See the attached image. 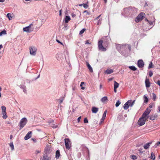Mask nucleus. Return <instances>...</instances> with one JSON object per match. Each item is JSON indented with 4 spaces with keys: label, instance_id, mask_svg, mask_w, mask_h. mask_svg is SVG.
Wrapping results in <instances>:
<instances>
[{
    "label": "nucleus",
    "instance_id": "49",
    "mask_svg": "<svg viewBox=\"0 0 160 160\" xmlns=\"http://www.w3.org/2000/svg\"><path fill=\"white\" fill-rule=\"evenodd\" d=\"M63 99L62 98V99H60L59 100V103L60 104H61V103H62V102H63Z\"/></svg>",
    "mask_w": 160,
    "mask_h": 160
},
{
    "label": "nucleus",
    "instance_id": "34",
    "mask_svg": "<svg viewBox=\"0 0 160 160\" xmlns=\"http://www.w3.org/2000/svg\"><path fill=\"white\" fill-rule=\"evenodd\" d=\"M152 62H151L149 64V66H148V69H150V68H153V66H152Z\"/></svg>",
    "mask_w": 160,
    "mask_h": 160
},
{
    "label": "nucleus",
    "instance_id": "63",
    "mask_svg": "<svg viewBox=\"0 0 160 160\" xmlns=\"http://www.w3.org/2000/svg\"><path fill=\"white\" fill-rule=\"evenodd\" d=\"M76 16V15L75 14H73L72 15V17H74Z\"/></svg>",
    "mask_w": 160,
    "mask_h": 160
},
{
    "label": "nucleus",
    "instance_id": "64",
    "mask_svg": "<svg viewBox=\"0 0 160 160\" xmlns=\"http://www.w3.org/2000/svg\"><path fill=\"white\" fill-rule=\"evenodd\" d=\"M158 110H159V112H160V106L158 107Z\"/></svg>",
    "mask_w": 160,
    "mask_h": 160
},
{
    "label": "nucleus",
    "instance_id": "28",
    "mask_svg": "<svg viewBox=\"0 0 160 160\" xmlns=\"http://www.w3.org/2000/svg\"><path fill=\"white\" fill-rule=\"evenodd\" d=\"M7 34V32L6 30H4L0 32V36H1L3 35H5Z\"/></svg>",
    "mask_w": 160,
    "mask_h": 160
},
{
    "label": "nucleus",
    "instance_id": "14",
    "mask_svg": "<svg viewBox=\"0 0 160 160\" xmlns=\"http://www.w3.org/2000/svg\"><path fill=\"white\" fill-rule=\"evenodd\" d=\"M158 117L157 115L152 114L150 117V119L151 120H153Z\"/></svg>",
    "mask_w": 160,
    "mask_h": 160
},
{
    "label": "nucleus",
    "instance_id": "37",
    "mask_svg": "<svg viewBox=\"0 0 160 160\" xmlns=\"http://www.w3.org/2000/svg\"><path fill=\"white\" fill-rule=\"evenodd\" d=\"M107 110H105L103 114V115H102V117H103V118H105L106 116V113H107Z\"/></svg>",
    "mask_w": 160,
    "mask_h": 160
},
{
    "label": "nucleus",
    "instance_id": "55",
    "mask_svg": "<svg viewBox=\"0 0 160 160\" xmlns=\"http://www.w3.org/2000/svg\"><path fill=\"white\" fill-rule=\"evenodd\" d=\"M32 140H33L34 142H36V140L35 138H32Z\"/></svg>",
    "mask_w": 160,
    "mask_h": 160
},
{
    "label": "nucleus",
    "instance_id": "54",
    "mask_svg": "<svg viewBox=\"0 0 160 160\" xmlns=\"http://www.w3.org/2000/svg\"><path fill=\"white\" fill-rule=\"evenodd\" d=\"M152 106H153V104L151 103L149 105V107H150V108H152Z\"/></svg>",
    "mask_w": 160,
    "mask_h": 160
},
{
    "label": "nucleus",
    "instance_id": "58",
    "mask_svg": "<svg viewBox=\"0 0 160 160\" xmlns=\"http://www.w3.org/2000/svg\"><path fill=\"white\" fill-rule=\"evenodd\" d=\"M88 40H87L86 41V43H85V44H90V43L88 42Z\"/></svg>",
    "mask_w": 160,
    "mask_h": 160
},
{
    "label": "nucleus",
    "instance_id": "62",
    "mask_svg": "<svg viewBox=\"0 0 160 160\" xmlns=\"http://www.w3.org/2000/svg\"><path fill=\"white\" fill-rule=\"evenodd\" d=\"M82 5H83V4H80L79 5V6H82Z\"/></svg>",
    "mask_w": 160,
    "mask_h": 160
},
{
    "label": "nucleus",
    "instance_id": "38",
    "mask_svg": "<svg viewBox=\"0 0 160 160\" xmlns=\"http://www.w3.org/2000/svg\"><path fill=\"white\" fill-rule=\"evenodd\" d=\"M2 112L6 111V108L4 106H2Z\"/></svg>",
    "mask_w": 160,
    "mask_h": 160
},
{
    "label": "nucleus",
    "instance_id": "10",
    "mask_svg": "<svg viewBox=\"0 0 160 160\" xmlns=\"http://www.w3.org/2000/svg\"><path fill=\"white\" fill-rule=\"evenodd\" d=\"M31 133L32 132L31 131L29 132L24 137L25 140H27L30 138L32 136Z\"/></svg>",
    "mask_w": 160,
    "mask_h": 160
},
{
    "label": "nucleus",
    "instance_id": "44",
    "mask_svg": "<svg viewBox=\"0 0 160 160\" xmlns=\"http://www.w3.org/2000/svg\"><path fill=\"white\" fill-rule=\"evenodd\" d=\"M153 72L152 71H150L149 72V76L150 77H151L153 75Z\"/></svg>",
    "mask_w": 160,
    "mask_h": 160
},
{
    "label": "nucleus",
    "instance_id": "12",
    "mask_svg": "<svg viewBox=\"0 0 160 160\" xmlns=\"http://www.w3.org/2000/svg\"><path fill=\"white\" fill-rule=\"evenodd\" d=\"M98 110V108L95 107H93L92 108V112L93 113H96Z\"/></svg>",
    "mask_w": 160,
    "mask_h": 160
},
{
    "label": "nucleus",
    "instance_id": "16",
    "mask_svg": "<svg viewBox=\"0 0 160 160\" xmlns=\"http://www.w3.org/2000/svg\"><path fill=\"white\" fill-rule=\"evenodd\" d=\"M113 72V71L112 69H108L105 71V72L107 74H110L112 73Z\"/></svg>",
    "mask_w": 160,
    "mask_h": 160
},
{
    "label": "nucleus",
    "instance_id": "17",
    "mask_svg": "<svg viewBox=\"0 0 160 160\" xmlns=\"http://www.w3.org/2000/svg\"><path fill=\"white\" fill-rule=\"evenodd\" d=\"M87 65L90 71L91 72H92L93 71L92 68L91 66L89 64L88 62H87Z\"/></svg>",
    "mask_w": 160,
    "mask_h": 160
},
{
    "label": "nucleus",
    "instance_id": "5",
    "mask_svg": "<svg viewBox=\"0 0 160 160\" xmlns=\"http://www.w3.org/2000/svg\"><path fill=\"white\" fill-rule=\"evenodd\" d=\"M33 26L32 24H31L28 26L23 28V31L28 32H30L33 30V28L31 27Z\"/></svg>",
    "mask_w": 160,
    "mask_h": 160
},
{
    "label": "nucleus",
    "instance_id": "31",
    "mask_svg": "<svg viewBox=\"0 0 160 160\" xmlns=\"http://www.w3.org/2000/svg\"><path fill=\"white\" fill-rule=\"evenodd\" d=\"M83 85H85L84 82H82L80 84V86L81 87V89L82 90H84L85 89V87H83Z\"/></svg>",
    "mask_w": 160,
    "mask_h": 160
},
{
    "label": "nucleus",
    "instance_id": "6",
    "mask_svg": "<svg viewBox=\"0 0 160 160\" xmlns=\"http://www.w3.org/2000/svg\"><path fill=\"white\" fill-rule=\"evenodd\" d=\"M64 140L66 148L67 149L69 150L71 145V142L68 138H65Z\"/></svg>",
    "mask_w": 160,
    "mask_h": 160
},
{
    "label": "nucleus",
    "instance_id": "3",
    "mask_svg": "<svg viewBox=\"0 0 160 160\" xmlns=\"http://www.w3.org/2000/svg\"><path fill=\"white\" fill-rule=\"evenodd\" d=\"M147 119H148L146 118L143 117L142 116V117L139 119L138 121V125L140 126L144 125Z\"/></svg>",
    "mask_w": 160,
    "mask_h": 160
},
{
    "label": "nucleus",
    "instance_id": "57",
    "mask_svg": "<svg viewBox=\"0 0 160 160\" xmlns=\"http://www.w3.org/2000/svg\"><path fill=\"white\" fill-rule=\"evenodd\" d=\"M105 118H103V117H102L101 119V122H102L104 120Z\"/></svg>",
    "mask_w": 160,
    "mask_h": 160
},
{
    "label": "nucleus",
    "instance_id": "35",
    "mask_svg": "<svg viewBox=\"0 0 160 160\" xmlns=\"http://www.w3.org/2000/svg\"><path fill=\"white\" fill-rule=\"evenodd\" d=\"M152 94V98H153V100L155 101L156 100V98H157L156 96L154 94V93H153Z\"/></svg>",
    "mask_w": 160,
    "mask_h": 160
},
{
    "label": "nucleus",
    "instance_id": "45",
    "mask_svg": "<svg viewBox=\"0 0 160 160\" xmlns=\"http://www.w3.org/2000/svg\"><path fill=\"white\" fill-rule=\"evenodd\" d=\"M135 102V100H133L132 102H131V104L130 105V107H132L134 103Z\"/></svg>",
    "mask_w": 160,
    "mask_h": 160
},
{
    "label": "nucleus",
    "instance_id": "59",
    "mask_svg": "<svg viewBox=\"0 0 160 160\" xmlns=\"http://www.w3.org/2000/svg\"><path fill=\"white\" fill-rule=\"evenodd\" d=\"M61 14H62L61 10H60L59 11V15H60V16H61Z\"/></svg>",
    "mask_w": 160,
    "mask_h": 160
},
{
    "label": "nucleus",
    "instance_id": "56",
    "mask_svg": "<svg viewBox=\"0 0 160 160\" xmlns=\"http://www.w3.org/2000/svg\"><path fill=\"white\" fill-rule=\"evenodd\" d=\"M117 88H114V92H116H116H117Z\"/></svg>",
    "mask_w": 160,
    "mask_h": 160
},
{
    "label": "nucleus",
    "instance_id": "53",
    "mask_svg": "<svg viewBox=\"0 0 160 160\" xmlns=\"http://www.w3.org/2000/svg\"><path fill=\"white\" fill-rule=\"evenodd\" d=\"M40 152H41V151L40 150H37L36 151V154H38Z\"/></svg>",
    "mask_w": 160,
    "mask_h": 160
},
{
    "label": "nucleus",
    "instance_id": "41",
    "mask_svg": "<svg viewBox=\"0 0 160 160\" xmlns=\"http://www.w3.org/2000/svg\"><path fill=\"white\" fill-rule=\"evenodd\" d=\"M132 101V100H128L127 102L126 103H127L128 105H130H130L131 104V102Z\"/></svg>",
    "mask_w": 160,
    "mask_h": 160
},
{
    "label": "nucleus",
    "instance_id": "19",
    "mask_svg": "<svg viewBox=\"0 0 160 160\" xmlns=\"http://www.w3.org/2000/svg\"><path fill=\"white\" fill-rule=\"evenodd\" d=\"M70 20V18L69 16H66L65 18V23H68Z\"/></svg>",
    "mask_w": 160,
    "mask_h": 160
},
{
    "label": "nucleus",
    "instance_id": "29",
    "mask_svg": "<svg viewBox=\"0 0 160 160\" xmlns=\"http://www.w3.org/2000/svg\"><path fill=\"white\" fill-rule=\"evenodd\" d=\"M130 157L133 160H136L137 159V157L136 156L133 154L131 155Z\"/></svg>",
    "mask_w": 160,
    "mask_h": 160
},
{
    "label": "nucleus",
    "instance_id": "50",
    "mask_svg": "<svg viewBox=\"0 0 160 160\" xmlns=\"http://www.w3.org/2000/svg\"><path fill=\"white\" fill-rule=\"evenodd\" d=\"M81 118V117H78L77 119V120L78 122H79Z\"/></svg>",
    "mask_w": 160,
    "mask_h": 160
},
{
    "label": "nucleus",
    "instance_id": "2",
    "mask_svg": "<svg viewBox=\"0 0 160 160\" xmlns=\"http://www.w3.org/2000/svg\"><path fill=\"white\" fill-rule=\"evenodd\" d=\"M145 14L143 12H141L135 19L136 22H138L142 21L144 17Z\"/></svg>",
    "mask_w": 160,
    "mask_h": 160
},
{
    "label": "nucleus",
    "instance_id": "52",
    "mask_svg": "<svg viewBox=\"0 0 160 160\" xmlns=\"http://www.w3.org/2000/svg\"><path fill=\"white\" fill-rule=\"evenodd\" d=\"M157 83L160 87V80H158Z\"/></svg>",
    "mask_w": 160,
    "mask_h": 160
},
{
    "label": "nucleus",
    "instance_id": "23",
    "mask_svg": "<svg viewBox=\"0 0 160 160\" xmlns=\"http://www.w3.org/2000/svg\"><path fill=\"white\" fill-rule=\"evenodd\" d=\"M129 106L130 105H128L126 102L123 106V108L125 110H127Z\"/></svg>",
    "mask_w": 160,
    "mask_h": 160
},
{
    "label": "nucleus",
    "instance_id": "40",
    "mask_svg": "<svg viewBox=\"0 0 160 160\" xmlns=\"http://www.w3.org/2000/svg\"><path fill=\"white\" fill-rule=\"evenodd\" d=\"M102 19H99V20L98 21V23H97V24L98 25H99L100 24H101V22H102Z\"/></svg>",
    "mask_w": 160,
    "mask_h": 160
},
{
    "label": "nucleus",
    "instance_id": "27",
    "mask_svg": "<svg viewBox=\"0 0 160 160\" xmlns=\"http://www.w3.org/2000/svg\"><path fill=\"white\" fill-rule=\"evenodd\" d=\"M143 98H144V102L145 103H147L148 101V99L146 95H144L143 96Z\"/></svg>",
    "mask_w": 160,
    "mask_h": 160
},
{
    "label": "nucleus",
    "instance_id": "43",
    "mask_svg": "<svg viewBox=\"0 0 160 160\" xmlns=\"http://www.w3.org/2000/svg\"><path fill=\"white\" fill-rule=\"evenodd\" d=\"M83 7L85 8H88V5L86 3L83 4Z\"/></svg>",
    "mask_w": 160,
    "mask_h": 160
},
{
    "label": "nucleus",
    "instance_id": "15",
    "mask_svg": "<svg viewBox=\"0 0 160 160\" xmlns=\"http://www.w3.org/2000/svg\"><path fill=\"white\" fill-rule=\"evenodd\" d=\"M152 142H149L145 145L144 146V148L146 149H147L149 148L150 145L152 144Z\"/></svg>",
    "mask_w": 160,
    "mask_h": 160
},
{
    "label": "nucleus",
    "instance_id": "48",
    "mask_svg": "<svg viewBox=\"0 0 160 160\" xmlns=\"http://www.w3.org/2000/svg\"><path fill=\"white\" fill-rule=\"evenodd\" d=\"M56 41L59 43H60L62 45H63V43L60 42L59 40H58V39H56Z\"/></svg>",
    "mask_w": 160,
    "mask_h": 160
},
{
    "label": "nucleus",
    "instance_id": "9",
    "mask_svg": "<svg viewBox=\"0 0 160 160\" xmlns=\"http://www.w3.org/2000/svg\"><path fill=\"white\" fill-rule=\"evenodd\" d=\"M144 62L142 60H139L138 62V66L139 68H142L144 66Z\"/></svg>",
    "mask_w": 160,
    "mask_h": 160
},
{
    "label": "nucleus",
    "instance_id": "42",
    "mask_svg": "<svg viewBox=\"0 0 160 160\" xmlns=\"http://www.w3.org/2000/svg\"><path fill=\"white\" fill-rule=\"evenodd\" d=\"M84 123H88V121L87 118H85L84 120Z\"/></svg>",
    "mask_w": 160,
    "mask_h": 160
},
{
    "label": "nucleus",
    "instance_id": "8",
    "mask_svg": "<svg viewBox=\"0 0 160 160\" xmlns=\"http://www.w3.org/2000/svg\"><path fill=\"white\" fill-rule=\"evenodd\" d=\"M29 49L31 55H36L37 49L35 47H31Z\"/></svg>",
    "mask_w": 160,
    "mask_h": 160
},
{
    "label": "nucleus",
    "instance_id": "32",
    "mask_svg": "<svg viewBox=\"0 0 160 160\" xmlns=\"http://www.w3.org/2000/svg\"><path fill=\"white\" fill-rule=\"evenodd\" d=\"M7 16L8 18V19L10 20L12 18V17L11 16V14L10 13H8L7 14Z\"/></svg>",
    "mask_w": 160,
    "mask_h": 160
},
{
    "label": "nucleus",
    "instance_id": "20",
    "mask_svg": "<svg viewBox=\"0 0 160 160\" xmlns=\"http://www.w3.org/2000/svg\"><path fill=\"white\" fill-rule=\"evenodd\" d=\"M2 114L3 115L2 117L4 119H6L7 118L8 116L6 115L7 113L6 111L2 112Z\"/></svg>",
    "mask_w": 160,
    "mask_h": 160
},
{
    "label": "nucleus",
    "instance_id": "39",
    "mask_svg": "<svg viewBox=\"0 0 160 160\" xmlns=\"http://www.w3.org/2000/svg\"><path fill=\"white\" fill-rule=\"evenodd\" d=\"M159 144H160V142H158L157 143H156L154 145V147L155 148H157Z\"/></svg>",
    "mask_w": 160,
    "mask_h": 160
},
{
    "label": "nucleus",
    "instance_id": "7",
    "mask_svg": "<svg viewBox=\"0 0 160 160\" xmlns=\"http://www.w3.org/2000/svg\"><path fill=\"white\" fill-rule=\"evenodd\" d=\"M151 110L149 109L148 108H147L145 112L143 113L142 116L143 117H145L146 118L148 119V115L150 112Z\"/></svg>",
    "mask_w": 160,
    "mask_h": 160
},
{
    "label": "nucleus",
    "instance_id": "36",
    "mask_svg": "<svg viewBox=\"0 0 160 160\" xmlns=\"http://www.w3.org/2000/svg\"><path fill=\"white\" fill-rule=\"evenodd\" d=\"M120 103H121V102H120L119 100H118L117 102L116 103V104H115L116 107H118L119 105L120 104Z\"/></svg>",
    "mask_w": 160,
    "mask_h": 160
},
{
    "label": "nucleus",
    "instance_id": "46",
    "mask_svg": "<svg viewBox=\"0 0 160 160\" xmlns=\"http://www.w3.org/2000/svg\"><path fill=\"white\" fill-rule=\"evenodd\" d=\"M135 102V100H133L132 102H131V104L130 105V107H132L134 103Z\"/></svg>",
    "mask_w": 160,
    "mask_h": 160
},
{
    "label": "nucleus",
    "instance_id": "60",
    "mask_svg": "<svg viewBox=\"0 0 160 160\" xmlns=\"http://www.w3.org/2000/svg\"><path fill=\"white\" fill-rule=\"evenodd\" d=\"M5 0H0V2H3L5 1Z\"/></svg>",
    "mask_w": 160,
    "mask_h": 160
},
{
    "label": "nucleus",
    "instance_id": "24",
    "mask_svg": "<svg viewBox=\"0 0 160 160\" xmlns=\"http://www.w3.org/2000/svg\"><path fill=\"white\" fill-rule=\"evenodd\" d=\"M150 158L151 159L153 160H155V154L154 153L152 152L151 153V155L150 157Z\"/></svg>",
    "mask_w": 160,
    "mask_h": 160
},
{
    "label": "nucleus",
    "instance_id": "13",
    "mask_svg": "<svg viewBox=\"0 0 160 160\" xmlns=\"http://www.w3.org/2000/svg\"><path fill=\"white\" fill-rule=\"evenodd\" d=\"M50 159V158L47 155V153H45L43 155L42 160H49Z\"/></svg>",
    "mask_w": 160,
    "mask_h": 160
},
{
    "label": "nucleus",
    "instance_id": "21",
    "mask_svg": "<svg viewBox=\"0 0 160 160\" xmlns=\"http://www.w3.org/2000/svg\"><path fill=\"white\" fill-rule=\"evenodd\" d=\"M45 151H46V153H49L51 152V149H50V148L49 147H47L46 148H45Z\"/></svg>",
    "mask_w": 160,
    "mask_h": 160
},
{
    "label": "nucleus",
    "instance_id": "30",
    "mask_svg": "<svg viewBox=\"0 0 160 160\" xmlns=\"http://www.w3.org/2000/svg\"><path fill=\"white\" fill-rule=\"evenodd\" d=\"M11 148V149L12 150H13L14 149V145L13 143V142H11L9 144Z\"/></svg>",
    "mask_w": 160,
    "mask_h": 160
},
{
    "label": "nucleus",
    "instance_id": "1",
    "mask_svg": "<svg viewBox=\"0 0 160 160\" xmlns=\"http://www.w3.org/2000/svg\"><path fill=\"white\" fill-rule=\"evenodd\" d=\"M27 122V119L26 118H24L21 119L19 123L20 130L22 129L25 126Z\"/></svg>",
    "mask_w": 160,
    "mask_h": 160
},
{
    "label": "nucleus",
    "instance_id": "18",
    "mask_svg": "<svg viewBox=\"0 0 160 160\" xmlns=\"http://www.w3.org/2000/svg\"><path fill=\"white\" fill-rule=\"evenodd\" d=\"M60 156V152L59 150L57 151L56 152V158L58 159Z\"/></svg>",
    "mask_w": 160,
    "mask_h": 160
},
{
    "label": "nucleus",
    "instance_id": "61",
    "mask_svg": "<svg viewBox=\"0 0 160 160\" xmlns=\"http://www.w3.org/2000/svg\"><path fill=\"white\" fill-rule=\"evenodd\" d=\"M3 47H2V45H0V50H1L2 48Z\"/></svg>",
    "mask_w": 160,
    "mask_h": 160
},
{
    "label": "nucleus",
    "instance_id": "25",
    "mask_svg": "<svg viewBox=\"0 0 160 160\" xmlns=\"http://www.w3.org/2000/svg\"><path fill=\"white\" fill-rule=\"evenodd\" d=\"M119 84L116 81H114V88H118V87Z\"/></svg>",
    "mask_w": 160,
    "mask_h": 160
},
{
    "label": "nucleus",
    "instance_id": "4",
    "mask_svg": "<svg viewBox=\"0 0 160 160\" xmlns=\"http://www.w3.org/2000/svg\"><path fill=\"white\" fill-rule=\"evenodd\" d=\"M103 40H100L98 41V49L102 51H105L106 50V48L103 47L102 43Z\"/></svg>",
    "mask_w": 160,
    "mask_h": 160
},
{
    "label": "nucleus",
    "instance_id": "51",
    "mask_svg": "<svg viewBox=\"0 0 160 160\" xmlns=\"http://www.w3.org/2000/svg\"><path fill=\"white\" fill-rule=\"evenodd\" d=\"M101 14L99 16H98V17H97V18H96L95 19V20H97L98 19V18L100 17L101 16Z\"/></svg>",
    "mask_w": 160,
    "mask_h": 160
},
{
    "label": "nucleus",
    "instance_id": "22",
    "mask_svg": "<svg viewBox=\"0 0 160 160\" xmlns=\"http://www.w3.org/2000/svg\"><path fill=\"white\" fill-rule=\"evenodd\" d=\"M129 68H130L131 70L135 71H136L137 68L134 66H129L128 67Z\"/></svg>",
    "mask_w": 160,
    "mask_h": 160
},
{
    "label": "nucleus",
    "instance_id": "11",
    "mask_svg": "<svg viewBox=\"0 0 160 160\" xmlns=\"http://www.w3.org/2000/svg\"><path fill=\"white\" fill-rule=\"evenodd\" d=\"M145 83L146 87L147 88H149L150 87V82L149 79L146 78Z\"/></svg>",
    "mask_w": 160,
    "mask_h": 160
},
{
    "label": "nucleus",
    "instance_id": "33",
    "mask_svg": "<svg viewBox=\"0 0 160 160\" xmlns=\"http://www.w3.org/2000/svg\"><path fill=\"white\" fill-rule=\"evenodd\" d=\"M86 30V29L85 28L82 29V30H81L79 32V34L80 35H81L82 33H84V32Z\"/></svg>",
    "mask_w": 160,
    "mask_h": 160
},
{
    "label": "nucleus",
    "instance_id": "47",
    "mask_svg": "<svg viewBox=\"0 0 160 160\" xmlns=\"http://www.w3.org/2000/svg\"><path fill=\"white\" fill-rule=\"evenodd\" d=\"M147 21H148V22L149 23V24L150 25H152L153 24V22H150V21H148V20L147 19Z\"/></svg>",
    "mask_w": 160,
    "mask_h": 160
},
{
    "label": "nucleus",
    "instance_id": "26",
    "mask_svg": "<svg viewBox=\"0 0 160 160\" xmlns=\"http://www.w3.org/2000/svg\"><path fill=\"white\" fill-rule=\"evenodd\" d=\"M108 100V98L107 97L105 96L102 98L101 100L102 102H104Z\"/></svg>",
    "mask_w": 160,
    "mask_h": 160
}]
</instances>
